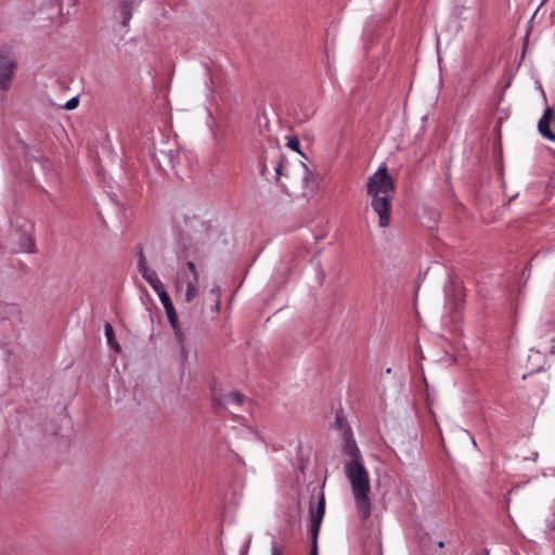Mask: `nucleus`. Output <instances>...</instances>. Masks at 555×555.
Listing matches in <instances>:
<instances>
[{"label":"nucleus","mask_w":555,"mask_h":555,"mask_svg":"<svg viewBox=\"0 0 555 555\" xmlns=\"http://www.w3.org/2000/svg\"><path fill=\"white\" fill-rule=\"evenodd\" d=\"M343 450L349 456L345 463V475L350 482L358 517L364 522L372 513L370 475L357 442L351 436L345 435Z\"/></svg>","instance_id":"obj_1"},{"label":"nucleus","mask_w":555,"mask_h":555,"mask_svg":"<svg viewBox=\"0 0 555 555\" xmlns=\"http://www.w3.org/2000/svg\"><path fill=\"white\" fill-rule=\"evenodd\" d=\"M395 184L387 168H379L369 178L366 192L371 197V206L378 215V224L386 228L390 223V210Z\"/></svg>","instance_id":"obj_2"},{"label":"nucleus","mask_w":555,"mask_h":555,"mask_svg":"<svg viewBox=\"0 0 555 555\" xmlns=\"http://www.w3.org/2000/svg\"><path fill=\"white\" fill-rule=\"evenodd\" d=\"M16 69V57L10 48L0 50V90L7 91L11 88L12 78Z\"/></svg>","instance_id":"obj_3"},{"label":"nucleus","mask_w":555,"mask_h":555,"mask_svg":"<svg viewBox=\"0 0 555 555\" xmlns=\"http://www.w3.org/2000/svg\"><path fill=\"white\" fill-rule=\"evenodd\" d=\"M325 514V496L322 493L318 501V506L311 511V535H312V550L311 555H318L317 539L320 531L321 522Z\"/></svg>","instance_id":"obj_4"},{"label":"nucleus","mask_w":555,"mask_h":555,"mask_svg":"<svg viewBox=\"0 0 555 555\" xmlns=\"http://www.w3.org/2000/svg\"><path fill=\"white\" fill-rule=\"evenodd\" d=\"M156 293H157L159 300L166 311V314H167L170 325L175 330L176 334L179 335L180 328H179V324H178V318H177L176 309L173 307V304L171 301L169 294L167 293L165 287L159 288L158 291H156Z\"/></svg>","instance_id":"obj_5"},{"label":"nucleus","mask_w":555,"mask_h":555,"mask_svg":"<svg viewBox=\"0 0 555 555\" xmlns=\"http://www.w3.org/2000/svg\"><path fill=\"white\" fill-rule=\"evenodd\" d=\"M186 268L189 269L190 274L192 275V279L188 280L185 283V285H186L185 301L190 302L198 294V271L193 261H188Z\"/></svg>","instance_id":"obj_6"},{"label":"nucleus","mask_w":555,"mask_h":555,"mask_svg":"<svg viewBox=\"0 0 555 555\" xmlns=\"http://www.w3.org/2000/svg\"><path fill=\"white\" fill-rule=\"evenodd\" d=\"M554 109L547 106L538 122V130L543 138L555 142V133L550 128V124L554 118Z\"/></svg>","instance_id":"obj_7"},{"label":"nucleus","mask_w":555,"mask_h":555,"mask_svg":"<svg viewBox=\"0 0 555 555\" xmlns=\"http://www.w3.org/2000/svg\"><path fill=\"white\" fill-rule=\"evenodd\" d=\"M138 4L137 0H121L118 3V9L122 17L121 24L126 26L132 17V10Z\"/></svg>","instance_id":"obj_8"},{"label":"nucleus","mask_w":555,"mask_h":555,"mask_svg":"<svg viewBox=\"0 0 555 555\" xmlns=\"http://www.w3.org/2000/svg\"><path fill=\"white\" fill-rule=\"evenodd\" d=\"M143 279L151 285V287L156 292L159 288L164 287L162 281L159 280L157 273L151 268L144 269L141 273Z\"/></svg>","instance_id":"obj_9"},{"label":"nucleus","mask_w":555,"mask_h":555,"mask_svg":"<svg viewBox=\"0 0 555 555\" xmlns=\"http://www.w3.org/2000/svg\"><path fill=\"white\" fill-rule=\"evenodd\" d=\"M105 336H106L108 346L111 348H113L115 351L119 352L120 351V346L115 340L114 328H113V326L109 323L105 324Z\"/></svg>","instance_id":"obj_10"},{"label":"nucleus","mask_w":555,"mask_h":555,"mask_svg":"<svg viewBox=\"0 0 555 555\" xmlns=\"http://www.w3.org/2000/svg\"><path fill=\"white\" fill-rule=\"evenodd\" d=\"M245 397L238 392H229L224 396V404L227 405H242Z\"/></svg>","instance_id":"obj_11"},{"label":"nucleus","mask_w":555,"mask_h":555,"mask_svg":"<svg viewBox=\"0 0 555 555\" xmlns=\"http://www.w3.org/2000/svg\"><path fill=\"white\" fill-rule=\"evenodd\" d=\"M191 279H192V275L190 274V271L186 267L180 269V271L178 272L177 281H176L177 288H180L181 284L186 283V281L191 280Z\"/></svg>","instance_id":"obj_12"},{"label":"nucleus","mask_w":555,"mask_h":555,"mask_svg":"<svg viewBox=\"0 0 555 555\" xmlns=\"http://www.w3.org/2000/svg\"><path fill=\"white\" fill-rule=\"evenodd\" d=\"M287 146L295 151V152H298L299 154H302L301 151H300V142H299V139L297 137H289L288 138V141H287Z\"/></svg>","instance_id":"obj_13"},{"label":"nucleus","mask_w":555,"mask_h":555,"mask_svg":"<svg viewBox=\"0 0 555 555\" xmlns=\"http://www.w3.org/2000/svg\"><path fill=\"white\" fill-rule=\"evenodd\" d=\"M78 104L79 100L77 98H73L65 103L64 108L67 111H72L75 109L78 106Z\"/></svg>","instance_id":"obj_14"},{"label":"nucleus","mask_w":555,"mask_h":555,"mask_svg":"<svg viewBox=\"0 0 555 555\" xmlns=\"http://www.w3.org/2000/svg\"><path fill=\"white\" fill-rule=\"evenodd\" d=\"M138 267H139L140 273H142L144 269H149L143 254L140 255Z\"/></svg>","instance_id":"obj_15"},{"label":"nucleus","mask_w":555,"mask_h":555,"mask_svg":"<svg viewBox=\"0 0 555 555\" xmlns=\"http://www.w3.org/2000/svg\"><path fill=\"white\" fill-rule=\"evenodd\" d=\"M274 169H275V172H276V177L279 178V177L282 175V172H281V169H282V163H281V162H278V163L275 164Z\"/></svg>","instance_id":"obj_16"},{"label":"nucleus","mask_w":555,"mask_h":555,"mask_svg":"<svg viewBox=\"0 0 555 555\" xmlns=\"http://www.w3.org/2000/svg\"><path fill=\"white\" fill-rule=\"evenodd\" d=\"M271 555H283V554H282V551L276 545H273L271 548Z\"/></svg>","instance_id":"obj_17"},{"label":"nucleus","mask_w":555,"mask_h":555,"mask_svg":"<svg viewBox=\"0 0 555 555\" xmlns=\"http://www.w3.org/2000/svg\"><path fill=\"white\" fill-rule=\"evenodd\" d=\"M266 170H267L266 165H262V168H261V175H262V176H264V175H266Z\"/></svg>","instance_id":"obj_18"},{"label":"nucleus","mask_w":555,"mask_h":555,"mask_svg":"<svg viewBox=\"0 0 555 555\" xmlns=\"http://www.w3.org/2000/svg\"><path fill=\"white\" fill-rule=\"evenodd\" d=\"M438 546H439V547H443V546H444V543H443L442 541H440V542L438 543Z\"/></svg>","instance_id":"obj_19"}]
</instances>
